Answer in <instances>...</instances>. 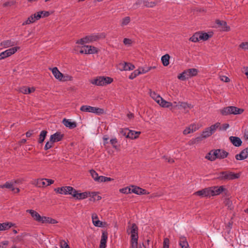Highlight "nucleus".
<instances>
[{
  "instance_id": "4be33fe9",
  "label": "nucleus",
  "mask_w": 248,
  "mask_h": 248,
  "mask_svg": "<svg viewBox=\"0 0 248 248\" xmlns=\"http://www.w3.org/2000/svg\"><path fill=\"white\" fill-rule=\"evenodd\" d=\"M62 123L66 127H69L70 129L74 128L77 125L76 122H71L70 120L65 118L63 119Z\"/></svg>"
},
{
  "instance_id": "39448f33",
  "label": "nucleus",
  "mask_w": 248,
  "mask_h": 248,
  "mask_svg": "<svg viewBox=\"0 0 248 248\" xmlns=\"http://www.w3.org/2000/svg\"><path fill=\"white\" fill-rule=\"evenodd\" d=\"M71 195H72V196L77 200H83L86 199L88 197H91V193L89 191L78 193V191L76 190L73 187Z\"/></svg>"
},
{
  "instance_id": "603ef678",
  "label": "nucleus",
  "mask_w": 248,
  "mask_h": 248,
  "mask_svg": "<svg viewBox=\"0 0 248 248\" xmlns=\"http://www.w3.org/2000/svg\"><path fill=\"white\" fill-rule=\"evenodd\" d=\"M213 157V150H211L208 153L206 154L205 158L208 160L211 161H214V159H212Z\"/></svg>"
},
{
  "instance_id": "69168bd1",
  "label": "nucleus",
  "mask_w": 248,
  "mask_h": 248,
  "mask_svg": "<svg viewBox=\"0 0 248 248\" xmlns=\"http://www.w3.org/2000/svg\"><path fill=\"white\" fill-rule=\"evenodd\" d=\"M123 43L125 45H130L132 44V41L131 39L128 38H124Z\"/></svg>"
},
{
  "instance_id": "c85d7f7f",
  "label": "nucleus",
  "mask_w": 248,
  "mask_h": 248,
  "mask_svg": "<svg viewBox=\"0 0 248 248\" xmlns=\"http://www.w3.org/2000/svg\"><path fill=\"white\" fill-rule=\"evenodd\" d=\"M235 157L236 160H242L247 158L248 157L244 149L241 151L240 154L236 155Z\"/></svg>"
},
{
  "instance_id": "3c124183",
  "label": "nucleus",
  "mask_w": 248,
  "mask_h": 248,
  "mask_svg": "<svg viewBox=\"0 0 248 248\" xmlns=\"http://www.w3.org/2000/svg\"><path fill=\"white\" fill-rule=\"evenodd\" d=\"M130 187L127 186L120 189V192L124 194H128L132 193Z\"/></svg>"
},
{
  "instance_id": "2eb2a0df",
  "label": "nucleus",
  "mask_w": 248,
  "mask_h": 248,
  "mask_svg": "<svg viewBox=\"0 0 248 248\" xmlns=\"http://www.w3.org/2000/svg\"><path fill=\"white\" fill-rule=\"evenodd\" d=\"M215 23L217 25L218 27L221 28V30L223 31H229L231 30L230 27L227 25V22L225 21L217 19Z\"/></svg>"
},
{
  "instance_id": "cd10ccee",
  "label": "nucleus",
  "mask_w": 248,
  "mask_h": 248,
  "mask_svg": "<svg viewBox=\"0 0 248 248\" xmlns=\"http://www.w3.org/2000/svg\"><path fill=\"white\" fill-rule=\"evenodd\" d=\"M170 59V56L168 54H166L162 56L161 60L163 65L164 66H167L169 64Z\"/></svg>"
},
{
  "instance_id": "c03bdc74",
  "label": "nucleus",
  "mask_w": 248,
  "mask_h": 248,
  "mask_svg": "<svg viewBox=\"0 0 248 248\" xmlns=\"http://www.w3.org/2000/svg\"><path fill=\"white\" fill-rule=\"evenodd\" d=\"M140 74V70H139V69L135 70L129 76V78L130 79H133L134 78H135L137 76H138Z\"/></svg>"
},
{
  "instance_id": "0e129e2a",
  "label": "nucleus",
  "mask_w": 248,
  "mask_h": 248,
  "mask_svg": "<svg viewBox=\"0 0 248 248\" xmlns=\"http://www.w3.org/2000/svg\"><path fill=\"white\" fill-rule=\"evenodd\" d=\"M163 158H164L167 162L170 163H173L174 162V160L173 158H170V157H168L167 156L164 155L162 156Z\"/></svg>"
},
{
  "instance_id": "393cba45",
  "label": "nucleus",
  "mask_w": 248,
  "mask_h": 248,
  "mask_svg": "<svg viewBox=\"0 0 248 248\" xmlns=\"http://www.w3.org/2000/svg\"><path fill=\"white\" fill-rule=\"evenodd\" d=\"M42 218L43 219H42V221H41V223H49L54 224L58 222L56 219L50 217L43 216Z\"/></svg>"
},
{
  "instance_id": "e433bc0d",
  "label": "nucleus",
  "mask_w": 248,
  "mask_h": 248,
  "mask_svg": "<svg viewBox=\"0 0 248 248\" xmlns=\"http://www.w3.org/2000/svg\"><path fill=\"white\" fill-rule=\"evenodd\" d=\"M20 48L18 46L14 47L6 50L8 56H10L16 53Z\"/></svg>"
},
{
  "instance_id": "5701e85b",
  "label": "nucleus",
  "mask_w": 248,
  "mask_h": 248,
  "mask_svg": "<svg viewBox=\"0 0 248 248\" xmlns=\"http://www.w3.org/2000/svg\"><path fill=\"white\" fill-rule=\"evenodd\" d=\"M140 133V131L129 130L126 135V138L131 139H136L139 137Z\"/></svg>"
},
{
  "instance_id": "7c9ffc66",
  "label": "nucleus",
  "mask_w": 248,
  "mask_h": 248,
  "mask_svg": "<svg viewBox=\"0 0 248 248\" xmlns=\"http://www.w3.org/2000/svg\"><path fill=\"white\" fill-rule=\"evenodd\" d=\"M93 107L87 105H83L80 107V110L84 112H89L93 113Z\"/></svg>"
},
{
  "instance_id": "ddd939ff",
  "label": "nucleus",
  "mask_w": 248,
  "mask_h": 248,
  "mask_svg": "<svg viewBox=\"0 0 248 248\" xmlns=\"http://www.w3.org/2000/svg\"><path fill=\"white\" fill-rule=\"evenodd\" d=\"M93 224L96 227H102L105 226L107 224L106 222H102L98 220L97 215L95 214H93L92 216Z\"/></svg>"
},
{
  "instance_id": "1a4fd4ad",
  "label": "nucleus",
  "mask_w": 248,
  "mask_h": 248,
  "mask_svg": "<svg viewBox=\"0 0 248 248\" xmlns=\"http://www.w3.org/2000/svg\"><path fill=\"white\" fill-rule=\"evenodd\" d=\"M210 188H211V191L213 192L211 193L212 196L219 195L223 192H225L226 194L228 192V190L224 188L223 186H212L210 187Z\"/></svg>"
},
{
  "instance_id": "7ed1b4c3",
  "label": "nucleus",
  "mask_w": 248,
  "mask_h": 248,
  "mask_svg": "<svg viewBox=\"0 0 248 248\" xmlns=\"http://www.w3.org/2000/svg\"><path fill=\"white\" fill-rule=\"evenodd\" d=\"M113 81V79L108 77H97L92 80L91 83L96 86H105L110 84Z\"/></svg>"
},
{
  "instance_id": "a18cd8bd",
  "label": "nucleus",
  "mask_w": 248,
  "mask_h": 248,
  "mask_svg": "<svg viewBox=\"0 0 248 248\" xmlns=\"http://www.w3.org/2000/svg\"><path fill=\"white\" fill-rule=\"evenodd\" d=\"M221 152H219V159H224L228 156L229 155V153L226 152V151L220 149Z\"/></svg>"
},
{
  "instance_id": "0eeeda50",
  "label": "nucleus",
  "mask_w": 248,
  "mask_h": 248,
  "mask_svg": "<svg viewBox=\"0 0 248 248\" xmlns=\"http://www.w3.org/2000/svg\"><path fill=\"white\" fill-rule=\"evenodd\" d=\"M83 47V48H81V54H92L98 52V48L93 46L85 45Z\"/></svg>"
},
{
  "instance_id": "f704fd0d",
  "label": "nucleus",
  "mask_w": 248,
  "mask_h": 248,
  "mask_svg": "<svg viewBox=\"0 0 248 248\" xmlns=\"http://www.w3.org/2000/svg\"><path fill=\"white\" fill-rule=\"evenodd\" d=\"M134 68L135 66L129 62H125L123 66V70L125 71L132 70Z\"/></svg>"
},
{
  "instance_id": "aec40b11",
  "label": "nucleus",
  "mask_w": 248,
  "mask_h": 248,
  "mask_svg": "<svg viewBox=\"0 0 248 248\" xmlns=\"http://www.w3.org/2000/svg\"><path fill=\"white\" fill-rule=\"evenodd\" d=\"M229 140L231 143L236 147H239L242 145V141L239 137L231 136Z\"/></svg>"
},
{
  "instance_id": "4c0bfd02",
  "label": "nucleus",
  "mask_w": 248,
  "mask_h": 248,
  "mask_svg": "<svg viewBox=\"0 0 248 248\" xmlns=\"http://www.w3.org/2000/svg\"><path fill=\"white\" fill-rule=\"evenodd\" d=\"M178 104L180 107H182L184 109H186V108H191L193 107V106L191 104H188L187 102H179Z\"/></svg>"
},
{
  "instance_id": "9d476101",
  "label": "nucleus",
  "mask_w": 248,
  "mask_h": 248,
  "mask_svg": "<svg viewBox=\"0 0 248 248\" xmlns=\"http://www.w3.org/2000/svg\"><path fill=\"white\" fill-rule=\"evenodd\" d=\"M211 188L208 187L202 189L201 190H199L196 192L194 194L196 195L199 196L201 197H210L211 196V193L213 192L211 191Z\"/></svg>"
},
{
  "instance_id": "dca6fc26",
  "label": "nucleus",
  "mask_w": 248,
  "mask_h": 248,
  "mask_svg": "<svg viewBox=\"0 0 248 248\" xmlns=\"http://www.w3.org/2000/svg\"><path fill=\"white\" fill-rule=\"evenodd\" d=\"M26 212L30 213L33 219L38 222H41L42 219H43L42 217L38 212L33 210L28 209L26 210Z\"/></svg>"
},
{
  "instance_id": "412c9836",
  "label": "nucleus",
  "mask_w": 248,
  "mask_h": 248,
  "mask_svg": "<svg viewBox=\"0 0 248 248\" xmlns=\"http://www.w3.org/2000/svg\"><path fill=\"white\" fill-rule=\"evenodd\" d=\"M49 69L51 70L53 75L56 79L60 80H62V78L63 77V75L59 71L57 67H55L53 68H50Z\"/></svg>"
},
{
  "instance_id": "13d9d810",
  "label": "nucleus",
  "mask_w": 248,
  "mask_h": 248,
  "mask_svg": "<svg viewBox=\"0 0 248 248\" xmlns=\"http://www.w3.org/2000/svg\"><path fill=\"white\" fill-rule=\"evenodd\" d=\"M60 247L61 248H70L68 244L63 240L60 242Z\"/></svg>"
},
{
  "instance_id": "774afa93",
  "label": "nucleus",
  "mask_w": 248,
  "mask_h": 248,
  "mask_svg": "<svg viewBox=\"0 0 248 248\" xmlns=\"http://www.w3.org/2000/svg\"><path fill=\"white\" fill-rule=\"evenodd\" d=\"M189 127H190L191 132L196 131L198 129V127H197V125L194 124H191Z\"/></svg>"
},
{
  "instance_id": "423d86ee",
  "label": "nucleus",
  "mask_w": 248,
  "mask_h": 248,
  "mask_svg": "<svg viewBox=\"0 0 248 248\" xmlns=\"http://www.w3.org/2000/svg\"><path fill=\"white\" fill-rule=\"evenodd\" d=\"M106 37V34L104 32L97 33L96 34H93L89 36L85 37L86 43L92 42L96 41L100 39H104Z\"/></svg>"
},
{
  "instance_id": "bf43d9fd",
  "label": "nucleus",
  "mask_w": 248,
  "mask_h": 248,
  "mask_svg": "<svg viewBox=\"0 0 248 248\" xmlns=\"http://www.w3.org/2000/svg\"><path fill=\"white\" fill-rule=\"evenodd\" d=\"M230 125L229 124H223L222 126H220V125L218 127L220 130H226L228 128H229Z\"/></svg>"
},
{
  "instance_id": "c756f323",
  "label": "nucleus",
  "mask_w": 248,
  "mask_h": 248,
  "mask_svg": "<svg viewBox=\"0 0 248 248\" xmlns=\"http://www.w3.org/2000/svg\"><path fill=\"white\" fill-rule=\"evenodd\" d=\"M47 133V132L46 130H43L41 132L39 135V138L38 141L39 143H42L44 141L46 137Z\"/></svg>"
},
{
  "instance_id": "2f4dec72",
  "label": "nucleus",
  "mask_w": 248,
  "mask_h": 248,
  "mask_svg": "<svg viewBox=\"0 0 248 248\" xmlns=\"http://www.w3.org/2000/svg\"><path fill=\"white\" fill-rule=\"evenodd\" d=\"M46 180L44 179H38L37 180L35 185L39 187H43L46 186Z\"/></svg>"
},
{
  "instance_id": "4468645a",
  "label": "nucleus",
  "mask_w": 248,
  "mask_h": 248,
  "mask_svg": "<svg viewBox=\"0 0 248 248\" xmlns=\"http://www.w3.org/2000/svg\"><path fill=\"white\" fill-rule=\"evenodd\" d=\"M64 137V134H61V132H57L55 134L50 136V142L54 143L61 141Z\"/></svg>"
},
{
  "instance_id": "20e7f679",
  "label": "nucleus",
  "mask_w": 248,
  "mask_h": 248,
  "mask_svg": "<svg viewBox=\"0 0 248 248\" xmlns=\"http://www.w3.org/2000/svg\"><path fill=\"white\" fill-rule=\"evenodd\" d=\"M220 124V123L217 122L215 124L212 125L211 126L205 128L202 134L203 137L205 139L211 136L214 133H215L216 129L219 126Z\"/></svg>"
},
{
  "instance_id": "37998d69",
  "label": "nucleus",
  "mask_w": 248,
  "mask_h": 248,
  "mask_svg": "<svg viewBox=\"0 0 248 248\" xmlns=\"http://www.w3.org/2000/svg\"><path fill=\"white\" fill-rule=\"evenodd\" d=\"M221 152L220 149H213V157L212 159H214L215 161L216 159H219V152Z\"/></svg>"
},
{
  "instance_id": "f03ea898",
  "label": "nucleus",
  "mask_w": 248,
  "mask_h": 248,
  "mask_svg": "<svg viewBox=\"0 0 248 248\" xmlns=\"http://www.w3.org/2000/svg\"><path fill=\"white\" fill-rule=\"evenodd\" d=\"M198 70L196 68L188 69L178 75L177 78L181 80L185 81L190 78L196 76L198 75Z\"/></svg>"
},
{
  "instance_id": "a19ab883",
  "label": "nucleus",
  "mask_w": 248,
  "mask_h": 248,
  "mask_svg": "<svg viewBox=\"0 0 248 248\" xmlns=\"http://www.w3.org/2000/svg\"><path fill=\"white\" fill-rule=\"evenodd\" d=\"M35 21V19L33 18V15H31L29 16L28 19L22 23V25H25L27 24H30L31 23H32Z\"/></svg>"
},
{
  "instance_id": "6e6d98bb",
  "label": "nucleus",
  "mask_w": 248,
  "mask_h": 248,
  "mask_svg": "<svg viewBox=\"0 0 248 248\" xmlns=\"http://www.w3.org/2000/svg\"><path fill=\"white\" fill-rule=\"evenodd\" d=\"M43 12H38L37 13H35L33 15V18H34V19L35 20H39L42 17V15Z\"/></svg>"
},
{
  "instance_id": "338daca9",
  "label": "nucleus",
  "mask_w": 248,
  "mask_h": 248,
  "mask_svg": "<svg viewBox=\"0 0 248 248\" xmlns=\"http://www.w3.org/2000/svg\"><path fill=\"white\" fill-rule=\"evenodd\" d=\"M129 130L128 129H121L120 131V133L123 135L124 136H125L126 138V135L128 132Z\"/></svg>"
},
{
  "instance_id": "79ce46f5",
  "label": "nucleus",
  "mask_w": 248,
  "mask_h": 248,
  "mask_svg": "<svg viewBox=\"0 0 248 248\" xmlns=\"http://www.w3.org/2000/svg\"><path fill=\"white\" fill-rule=\"evenodd\" d=\"M199 32H196L189 38V41L193 42H197L199 41L200 39L199 38Z\"/></svg>"
},
{
  "instance_id": "c9c22d12",
  "label": "nucleus",
  "mask_w": 248,
  "mask_h": 248,
  "mask_svg": "<svg viewBox=\"0 0 248 248\" xmlns=\"http://www.w3.org/2000/svg\"><path fill=\"white\" fill-rule=\"evenodd\" d=\"M0 187L2 188H6L10 189L13 191L15 190V188L13 186V184L8 182H6L4 185H0Z\"/></svg>"
},
{
  "instance_id": "58836bf2",
  "label": "nucleus",
  "mask_w": 248,
  "mask_h": 248,
  "mask_svg": "<svg viewBox=\"0 0 248 248\" xmlns=\"http://www.w3.org/2000/svg\"><path fill=\"white\" fill-rule=\"evenodd\" d=\"M143 2L144 5L147 7H153L155 6L157 3V1L149 2L148 0H144Z\"/></svg>"
},
{
  "instance_id": "5fc2aeb1",
  "label": "nucleus",
  "mask_w": 248,
  "mask_h": 248,
  "mask_svg": "<svg viewBox=\"0 0 248 248\" xmlns=\"http://www.w3.org/2000/svg\"><path fill=\"white\" fill-rule=\"evenodd\" d=\"M170 240L168 238H165L163 241V248H169Z\"/></svg>"
},
{
  "instance_id": "6e6552de",
  "label": "nucleus",
  "mask_w": 248,
  "mask_h": 248,
  "mask_svg": "<svg viewBox=\"0 0 248 248\" xmlns=\"http://www.w3.org/2000/svg\"><path fill=\"white\" fill-rule=\"evenodd\" d=\"M73 190V187L70 186H65L61 187H58L54 189V191L59 194H69L71 195Z\"/></svg>"
},
{
  "instance_id": "f8f14e48",
  "label": "nucleus",
  "mask_w": 248,
  "mask_h": 248,
  "mask_svg": "<svg viewBox=\"0 0 248 248\" xmlns=\"http://www.w3.org/2000/svg\"><path fill=\"white\" fill-rule=\"evenodd\" d=\"M131 187H133L131 189L132 192L137 195H147L149 194V192L146 189H143L139 186L132 185Z\"/></svg>"
},
{
  "instance_id": "49530a36",
  "label": "nucleus",
  "mask_w": 248,
  "mask_h": 248,
  "mask_svg": "<svg viewBox=\"0 0 248 248\" xmlns=\"http://www.w3.org/2000/svg\"><path fill=\"white\" fill-rule=\"evenodd\" d=\"M130 21V17L129 16H126L123 18L121 21V26H126L129 24Z\"/></svg>"
},
{
  "instance_id": "9b49d317",
  "label": "nucleus",
  "mask_w": 248,
  "mask_h": 248,
  "mask_svg": "<svg viewBox=\"0 0 248 248\" xmlns=\"http://www.w3.org/2000/svg\"><path fill=\"white\" fill-rule=\"evenodd\" d=\"M224 181L234 180L240 177L239 173H235L230 171H224Z\"/></svg>"
},
{
  "instance_id": "de8ad7c7",
  "label": "nucleus",
  "mask_w": 248,
  "mask_h": 248,
  "mask_svg": "<svg viewBox=\"0 0 248 248\" xmlns=\"http://www.w3.org/2000/svg\"><path fill=\"white\" fill-rule=\"evenodd\" d=\"M1 45L4 46L5 47H6L13 46L14 43L12 42L11 40H8L6 41H4L2 42H1Z\"/></svg>"
},
{
  "instance_id": "052dcab7",
  "label": "nucleus",
  "mask_w": 248,
  "mask_h": 248,
  "mask_svg": "<svg viewBox=\"0 0 248 248\" xmlns=\"http://www.w3.org/2000/svg\"><path fill=\"white\" fill-rule=\"evenodd\" d=\"M239 47L245 50L248 49V42L242 43L239 45Z\"/></svg>"
},
{
  "instance_id": "f257e3e1",
  "label": "nucleus",
  "mask_w": 248,
  "mask_h": 248,
  "mask_svg": "<svg viewBox=\"0 0 248 248\" xmlns=\"http://www.w3.org/2000/svg\"><path fill=\"white\" fill-rule=\"evenodd\" d=\"M220 111L221 115L227 116L230 114H241L244 111V109L234 106H229L224 108Z\"/></svg>"
},
{
  "instance_id": "6ab92c4d",
  "label": "nucleus",
  "mask_w": 248,
  "mask_h": 248,
  "mask_svg": "<svg viewBox=\"0 0 248 248\" xmlns=\"http://www.w3.org/2000/svg\"><path fill=\"white\" fill-rule=\"evenodd\" d=\"M179 245L181 248H190L186 238L184 236L179 237Z\"/></svg>"
},
{
  "instance_id": "8fccbe9b",
  "label": "nucleus",
  "mask_w": 248,
  "mask_h": 248,
  "mask_svg": "<svg viewBox=\"0 0 248 248\" xmlns=\"http://www.w3.org/2000/svg\"><path fill=\"white\" fill-rule=\"evenodd\" d=\"M16 1L15 0H12L10 1L5 2L4 3H3L2 6H3V7H11V6L16 4Z\"/></svg>"
},
{
  "instance_id": "473e14b6",
  "label": "nucleus",
  "mask_w": 248,
  "mask_h": 248,
  "mask_svg": "<svg viewBox=\"0 0 248 248\" xmlns=\"http://www.w3.org/2000/svg\"><path fill=\"white\" fill-rule=\"evenodd\" d=\"M91 193V196L90 197V198L89 199L90 201L95 202V201H99L101 199V197L97 195L96 192H92Z\"/></svg>"
},
{
  "instance_id": "ea45409f",
  "label": "nucleus",
  "mask_w": 248,
  "mask_h": 248,
  "mask_svg": "<svg viewBox=\"0 0 248 248\" xmlns=\"http://www.w3.org/2000/svg\"><path fill=\"white\" fill-rule=\"evenodd\" d=\"M150 96L151 97L153 98L157 103H159V100L158 99V97L161 98V97L159 95L157 94L155 92H152L150 91Z\"/></svg>"
},
{
  "instance_id": "4d7b16f0",
  "label": "nucleus",
  "mask_w": 248,
  "mask_h": 248,
  "mask_svg": "<svg viewBox=\"0 0 248 248\" xmlns=\"http://www.w3.org/2000/svg\"><path fill=\"white\" fill-rule=\"evenodd\" d=\"M224 174H225L224 171H221L220 173H219L218 174H217V177H216L215 178L218 179L219 180H224Z\"/></svg>"
},
{
  "instance_id": "a878e982",
  "label": "nucleus",
  "mask_w": 248,
  "mask_h": 248,
  "mask_svg": "<svg viewBox=\"0 0 248 248\" xmlns=\"http://www.w3.org/2000/svg\"><path fill=\"white\" fill-rule=\"evenodd\" d=\"M159 100V103H158L160 106L163 108H170L172 106V103L165 100L163 98L158 97Z\"/></svg>"
},
{
  "instance_id": "f3484780",
  "label": "nucleus",
  "mask_w": 248,
  "mask_h": 248,
  "mask_svg": "<svg viewBox=\"0 0 248 248\" xmlns=\"http://www.w3.org/2000/svg\"><path fill=\"white\" fill-rule=\"evenodd\" d=\"M199 38L200 40L206 41L210 38H211L213 35V32H204L203 31H199Z\"/></svg>"
},
{
  "instance_id": "09e8293b",
  "label": "nucleus",
  "mask_w": 248,
  "mask_h": 248,
  "mask_svg": "<svg viewBox=\"0 0 248 248\" xmlns=\"http://www.w3.org/2000/svg\"><path fill=\"white\" fill-rule=\"evenodd\" d=\"M90 174L94 181H97L99 178L98 173L93 170H90Z\"/></svg>"
},
{
  "instance_id": "680f3d73",
  "label": "nucleus",
  "mask_w": 248,
  "mask_h": 248,
  "mask_svg": "<svg viewBox=\"0 0 248 248\" xmlns=\"http://www.w3.org/2000/svg\"><path fill=\"white\" fill-rule=\"evenodd\" d=\"M53 143H52L51 142L47 141L45 144L44 149L45 150H47L50 149L53 146Z\"/></svg>"
},
{
  "instance_id": "72a5a7b5",
  "label": "nucleus",
  "mask_w": 248,
  "mask_h": 248,
  "mask_svg": "<svg viewBox=\"0 0 248 248\" xmlns=\"http://www.w3.org/2000/svg\"><path fill=\"white\" fill-rule=\"evenodd\" d=\"M14 224L11 222H5L1 223V231H5L10 229L12 226H14Z\"/></svg>"
},
{
  "instance_id": "864d4df0",
  "label": "nucleus",
  "mask_w": 248,
  "mask_h": 248,
  "mask_svg": "<svg viewBox=\"0 0 248 248\" xmlns=\"http://www.w3.org/2000/svg\"><path fill=\"white\" fill-rule=\"evenodd\" d=\"M104 109L94 107L93 113H96L97 114H101L104 113Z\"/></svg>"
},
{
  "instance_id": "e2e57ef3",
  "label": "nucleus",
  "mask_w": 248,
  "mask_h": 248,
  "mask_svg": "<svg viewBox=\"0 0 248 248\" xmlns=\"http://www.w3.org/2000/svg\"><path fill=\"white\" fill-rule=\"evenodd\" d=\"M110 143L113 146V148L115 149H117V147L116 146V143H117V140L116 138L111 139L110 140Z\"/></svg>"
},
{
  "instance_id": "a211bd4d",
  "label": "nucleus",
  "mask_w": 248,
  "mask_h": 248,
  "mask_svg": "<svg viewBox=\"0 0 248 248\" xmlns=\"http://www.w3.org/2000/svg\"><path fill=\"white\" fill-rule=\"evenodd\" d=\"M108 233L107 232L104 231L102 232L99 248H105L107 246L106 243L108 239Z\"/></svg>"
},
{
  "instance_id": "b1692460",
  "label": "nucleus",
  "mask_w": 248,
  "mask_h": 248,
  "mask_svg": "<svg viewBox=\"0 0 248 248\" xmlns=\"http://www.w3.org/2000/svg\"><path fill=\"white\" fill-rule=\"evenodd\" d=\"M35 90V89L34 87L30 88L27 86H23L19 89L20 92L24 94H30L34 92Z\"/></svg>"
},
{
  "instance_id": "bb28decb",
  "label": "nucleus",
  "mask_w": 248,
  "mask_h": 248,
  "mask_svg": "<svg viewBox=\"0 0 248 248\" xmlns=\"http://www.w3.org/2000/svg\"><path fill=\"white\" fill-rule=\"evenodd\" d=\"M138 228L135 223L132 224L131 227L128 228L126 230L127 233L129 234H137L138 233Z\"/></svg>"
}]
</instances>
